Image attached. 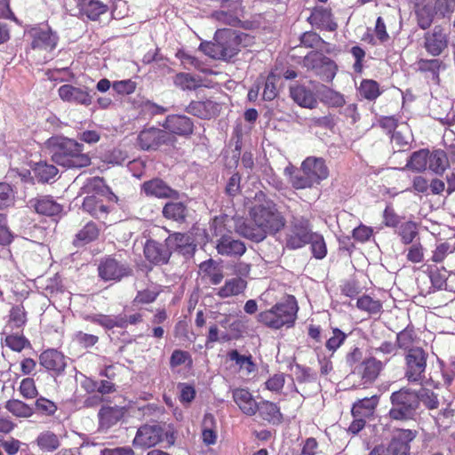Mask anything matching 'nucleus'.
<instances>
[{
    "instance_id": "obj_1",
    "label": "nucleus",
    "mask_w": 455,
    "mask_h": 455,
    "mask_svg": "<svg viewBox=\"0 0 455 455\" xmlns=\"http://www.w3.org/2000/svg\"><path fill=\"white\" fill-rule=\"evenodd\" d=\"M250 217L255 227L243 225L237 232L245 238L261 242L267 234H275L285 225V219L277 210L276 204L261 191L254 196V204L250 209Z\"/></svg>"
},
{
    "instance_id": "obj_2",
    "label": "nucleus",
    "mask_w": 455,
    "mask_h": 455,
    "mask_svg": "<svg viewBox=\"0 0 455 455\" xmlns=\"http://www.w3.org/2000/svg\"><path fill=\"white\" fill-rule=\"evenodd\" d=\"M214 40L215 42L201 43L199 50L212 59L228 60L236 55L242 47L248 46L251 38L244 33L219 29L215 33Z\"/></svg>"
},
{
    "instance_id": "obj_3",
    "label": "nucleus",
    "mask_w": 455,
    "mask_h": 455,
    "mask_svg": "<svg viewBox=\"0 0 455 455\" xmlns=\"http://www.w3.org/2000/svg\"><path fill=\"white\" fill-rule=\"evenodd\" d=\"M298 309L295 298L289 296L270 309L259 313L258 320L272 329H280L283 326L289 328L295 323Z\"/></svg>"
},
{
    "instance_id": "obj_4",
    "label": "nucleus",
    "mask_w": 455,
    "mask_h": 455,
    "mask_svg": "<svg viewBox=\"0 0 455 455\" xmlns=\"http://www.w3.org/2000/svg\"><path fill=\"white\" fill-rule=\"evenodd\" d=\"M391 402L393 406L389 415L392 419H411L419 407V395L409 388H402L392 394Z\"/></svg>"
},
{
    "instance_id": "obj_5",
    "label": "nucleus",
    "mask_w": 455,
    "mask_h": 455,
    "mask_svg": "<svg viewBox=\"0 0 455 455\" xmlns=\"http://www.w3.org/2000/svg\"><path fill=\"white\" fill-rule=\"evenodd\" d=\"M312 231L309 222L303 217H293L290 225L284 229L283 243L290 250H297L309 243Z\"/></svg>"
},
{
    "instance_id": "obj_6",
    "label": "nucleus",
    "mask_w": 455,
    "mask_h": 455,
    "mask_svg": "<svg viewBox=\"0 0 455 455\" xmlns=\"http://www.w3.org/2000/svg\"><path fill=\"white\" fill-rule=\"evenodd\" d=\"M45 147L52 155V161L66 167L74 154L83 151V145L74 140L63 137H52L45 142Z\"/></svg>"
},
{
    "instance_id": "obj_7",
    "label": "nucleus",
    "mask_w": 455,
    "mask_h": 455,
    "mask_svg": "<svg viewBox=\"0 0 455 455\" xmlns=\"http://www.w3.org/2000/svg\"><path fill=\"white\" fill-rule=\"evenodd\" d=\"M302 65L307 70H312L315 75L324 82H331L337 73L336 63L320 52H310L302 61Z\"/></svg>"
},
{
    "instance_id": "obj_8",
    "label": "nucleus",
    "mask_w": 455,
    "mask_h": 455,
    "mask_svg": "<svg viewBox=\"0 0 455 455\" xmlns=\"http://www.w3.org/2000/svg\"><path fill=\"white\" fill-rule=\"evenodd\" d=\"M427 353L422 347H416L405 355V377L410 382L420 383L425 379Z\"/></svg>"
},
{
    "instance_id": "obj_9",
    "label": "nucleus",
    "mask_w": 455,
    "mask_h": 455,
    "mask_svg": "<svg viewBox=\"0 0 455 455\" xmlns=\"http://www.w3.org/2000/svg\"><path fill=\"white\" fill-rule=\"evenodd\" d=\"M164 440V429L159 425H144L140 427L133 439V445L141 449L156 446Z\"/></svg>"
},
{
    "instance_id": "obj_10",
    "label": "nucleus",
    "mask_w": 455,
    "mask_h": 455,
    "mask_svg": "<svg viewBox=\"0 0 455 455\" xmlns=\"http://www.w3.org/2000/svg\"><path fill=\"white\" fill-rule=\"evenodd\" d=\"M33 50L52 52L57 46L59 37L50 28H35L30 31Z\"/></svg>"
},
{
    "instance_id": "obj_11",
    "label": "nucleus",
    "mask_w": 455,
    "mask_h": 455,
    "mask_svg": "<svg viewBox=\"0 0 455 455\" xmlns=\"http://www.w3.org/2000/svg\"><path fill=\"white\" fill-rule=\"evenodd\" d=\"M425 49L432 56H438L448 45V34L441 26H435L424 36Z\"/></svg>"
},
{
    "instance_id": "obj_12",
    "label": "nucleus",
    "mask_w": 455,
    "mask_h": 455,
    "mask_svg": "<svg viewBox=\"0 0 455 455\" xmlns=\"http://www.w3.org/2000/svg\"><path fill=\"white\" fill-rule=\"evenodd\" d=\"M99 275L105 281H119L131 274L130 267L115 259L108 258L102 261L99 267Z\"/></svg>"
},
{
    "instance_id": "obj_13",
    "label": "nucleus",
    "mask_w": 455,
    "mask_h": 455,
    "mask_svg": "<svg viewBox=\"0 0 455 455\" xmlns=\"http://www.w3.org/2000/svg\"><path fill=\"white\" fill-rule=\"evenodd\" d=\"M168 139L165 131L154 127L141 131L138 137L139 145L144 150L156 149L166 143Z\"/></svg>"
},
{
    "instance_id": "obj_14",
    "label": "nucleus",
    "mask_w": 455,
    "mask_h": 455,
    "mask_svg": "<svg viewBox=\"0 0 455 455\" xmlns=\"http://www.w3.org/2000/svg\"><path fill=\"white\" fill-rule=\"evenodd\" d=\"M302 172H307L315 184H319L329 175L328 168L323 158L307 157L301 164Z\"/></svg>"
},
{
    "instance_id": "obj_15",
    "label": "nucleus",
    "mask_w": 455,
    "mask_h": 455,
    "mask_svg": "<svg viewBox=\"0 0 455 455\" xmlns=\"http://www.w3.org/2000/svg\"><path fill=\"white\" fill-rule=\"evenodd\" d=\"M222 8L227 10L214 12L212 18L223 24L230 26H235L240 22V16L243 12L240 2L234 1L229 3L228 1V3H223Z\"/></svg>"
},
{
    "instance_id": "obj_16",
    "label": "nucleus",
    "mask_w": 455,
    "mask_h": 455,
    "mask_svg": "<svg viewBox=\"0 0 455 455\" xmlns=\"http://www.w3.org/2000/svg\"><path fill=\"white\" fill-rule=\"evenodd\" d=\"M60 98L67 102L89 106L92 103V96L85 90L75 87L71 84H63L59 90Z\"/></svg>"
},
{
    "instance_id": "obj_17",
    "label": "nucleus",
    "mask_w": 455,
    "mask_h": 455,
    "mask_svg": "<svg viewBox=\"0 0 455 455\" xmlns=\"http://www.w3.org/2000/svg\"><path fill=\"white\" fill-rule=\"evenodd\" d=\"M416 437V433L410 429L400 430L391 441L387 451L390 455H409L410 443Z\"/></svg>"
},
{
    "instance_id": "obj_18",
    "label": "nucleus",
    "mask_w": 455,
    "mask_h": 455,
    "mask_svg": "<svg viewBox=\"0 0 455 455\" xmlns=\"http://www.w3.org/2000/svg\"><path fill=\"white\" fill-rule=\"evenodd\" d=\"M142 191L146 196L156 198H175L178 196L177 191L160 179L145 181L142 184Z\"/></svg>"
},
{
    "instance_id": "obj_19",
    "label": "nucleus",
    "mask_w": 455,
    "mask_h": 455,
    "mask_svg": "<svg viewBox=\"0 0 455 455\" xmlns=\"http://www.w3.org/2000/svg\"><path fill=\"white\" fill-rule=\"evenodd\" d=\"M187 111L202 119H210L216 116L220 111V106L218 102L206 100L192 101L187 108Z\"/></svg>"
},
{
    "instance_id": "obj_20",
    "label": "nucleus",
    "mask_w": 455,
    "mask_h": 455,
    "mask_svg": "<svg viewBox=\"0 0 455 455\" xmlns=\"http://www.w3.org/2000/svg\"><path fill=\"white\" fill-rule=\"evenodd\" d=\"M232 396L235 404L245 415L253 416L258 411V403L248 389L235 388L232 390Z\"/></svg>"
},
{
    "instance_id": "obj_21",
    "label": "nucleus",
    "mask_w": 455,
    "mask_h": 455,
    "mask_svg": "<svg viewBox=\"0 0 455 455\" xmlns=\"http://www.w3.org/2000/svg\"><path fill=\"white\" fill-rule=\"evenodd\" d=\"M39 360L43 367L57 374L64 371L67 365L65 356L56 349L44 351L40 355Z\"/></svg>"
},
{
    "instance_id": "obj_22",
    "label": "nucleus",
    "mask_w": 455,
    "mask_h": 455,
    "mask_svg": "<svg viewBox=\"0 0 455 455\" xmlns=\"http://www.w3.org/2000/svg\"><path fill=\"white\" fill-rule=\"evenodd\" d=\"M146 259L154 264L166 263L171 256V251L165 244L148 240L144 246Z\"/></svg>"
},
{
    "instance_id": "obj_23",
    "label": "nucleus",
    "mask_w": 455,
    "mask_h": 455,
    "mask_svg": "<svg viewBox=\"0 0 455 455\" xmlns=\"http://www.w3.org/2000/svg\"><path fill=\"white\" fill-rule=\"evenodd\" d=\"M164 127L174 134L187 136L193 132L194 125L186 116L172 115L167 116Z\"/></svg>"
},
{
    "instance_id": "obj_24",
    "label": "nucleus",
    "mask_w": 455,
    "mask_h": 455,
    "mask_svg": "<svg viewBox=\"0 0 455 455\" xmlns=\"http://www.w3.org/2000/svg\"><path fill=\"white\" fill-rule=\"evenodd\" d=\"M290 94L292 100L303 108H314L317 105L315 93L304 85L296 84L291 86Z\"/></svg>"
},
{
    "instance_id": "obj_25",
    "label": "nucleus",
    "mask_w": 455,
    "mask_h": 455,
    "mask_svg": "<svg viewBox=\"0 0 455 455\" xmlns=\"http://www.w3.org/2000/svg\"><path fill=\"white\" fill-rule=\"evenodd\" d=\"M217 251L221 255L242 256L245 252L246 247L243 242L224 235L217 244Z\"/></svg>"
},
{
    "instance_id": "obj_26",
    "label": "nucleus",
    "mask_w": 455,
    "mask_h": 455,
    "mask_svg": "<svg viewBox=\"0 0 455 455\" xmlns=\"http://www.w3.org/2000/svg\"><path fill=\"white\" fill-rule=\"evenodd\" d=\"M247 283L241 277H233L225 281L224 285L215 289V294L221 299L237 296L243 293Z\"/></svg>"
},
{
    "instance_id": "obj_27",
    "label": "nucleus",
    "mask_w": 455,
    "mask_h": 455,
    "mask_svg": "<svg viewBox=\"0 0 455 455\" xmlns=\"http://www.w3.org/2000/svg\"><path fill=\"white\" fill-rule=\"evenodd\" d=\"M83 210L97 219H104L108 213V207L102 198L97 196H87L83 202Z\"/></svg>"
},
{
    "instance_id": "obj_28",
    "label": "nucleus",
    "mask_w": 455,
    "mask_h": 455,
    "mask_svg": "<svg viewBox=\"0 0 455 455\" xmlns=\"http://www.w3.org/2000/svg\"><path fill=\"white\" fill-rule=\"evenodd\" d=\"M30 204L37 213L47 216L58 215L62 210L61 205L50 196H41L31 200Z\"/></svg>"
},
{
    "instance_id": "obj_29",
    "label": "nucleus",
    "mask_w": 455,
    "mask_h": 455,
    "mask_svg": "<svg viewBox=\"0 0 455 455\" xmlns=\"http://www.w3.org/2000/svg\"><path fill=\"white\" fill-rule=\"evenodd\" d=\"M80 13L91 20L98 19L107 11V6L98 0H77Z\"/></svg>"
},
{
    "instance_id": "obj_30",
    "label": "nucleus",
    "mask_w": 455,
    "mask_h": 455,
    "mask_svg": "<svg viewBox=\"0 0 455 455\" xmlns=\"http://www.w3.org/2000/svg\"><path fill=\"white\" fill-rule=\"evenodd\" d=\"M442 62L439 60H420L418 62V69L426 74L428 82L435 84H439V72Z\"/></svg>"
},
{
    "instance_id": "obj_31",
    "label": "nucleus",
    "mask_w": 455,
    "mask_h": 455,
    "mask_svg": "<svg viewBox=\"0 0 455 455\" xmlns=\"http://www.w3.org/2000/svg\"><path fill=\"white\" fill-rule=\"evenodd\" d=\"M124 416V408L118 406L102 407L99 411L100 423L102 427H109L117 423Z\"/></svg>"
},
{
    "instance_id": "obj_32",
    "label": "nucleus",
    "mask_w": 455,
    "mask_h": 455,
    "mask_svg": "<svg viewBox=\"0 0 455 455\" xmlns=\"http://www.w3.org/2000/svg\"><path fill=\"white\" fill-rule=\"evenodd\" d=\"M449 166V160L444 151L428 152L427 168L436 174H442Z\"/></svg>"
},
{
    "instance_id": "obj_33",
    "label": "nucleus",
    "mask_w": 455,
    "mask_h": 455,
    "mask_svg": "<svg viewBox=\"0 0 455 455\" xmlns=\"http://www.w3.org/2000/svg\"><path fill=\"white\" fill-rule=\"evenodd\" d=\"M100 228L94 222H88L76 235L74 244L82 246L87 244L98 238Z\"/></svg>"
},
{
    "instance_id": "obj_34",
    "label": "nucleus",
    "mask_w": 455,
    "mask_h": 455,
    "mask_svg": "<svg viewBox=\"0 0 455 455\" xmlns=\"http://www.w3.org/2000/svg\"><path fill=\"white\" fill-rule=\"evenodd\" d=\"M229 358L239 366L240 371L246 377H250L257 371V366L251 361V356L242 355L236 350H233L229 353Z\"/></svg>"
},
{
    "instance_id": "obj_35",
    "label": "nucleus",
    "mask_w": 455,
    "mask_h": 455,
    "mask_svg": "<svg viewBox=\"0 0 455 455\" xmlns=\"http://www.w3.org/2000/svg\"><path fill=\"white\" fill-rule=\"evenodd\" d=\"M377 403L378 398L376 395L361 399L353 405L352 414L354 417H369L372 414Z\"/></svg>"
},
{
    "instance_id": "obj_36",
    "label": "nucleus",
    "mask_w": 455,
    "mask_h": 455,
    "mask_svg": "<svg viewBox=\"0 0 455 455\" xmlns=\"http://www.w3.org/2000/svg\"><path fill=\"white\" fill-rule=\"evenodd\" d=\"M92 321L106 329H112L114 327L126 328L127 319L125 315H98L92 318Z\"/></svg>"
},
{
    "instance_id": "obj_37",
    "label": "nucleus",
    "mask_w": 455,
    "mask_h": 455,
    "mask_svg": "<svg viewBox=\"0 0 455 455\" xmlns=\"http://www.w3.org/2000/svg\"><path fill=\"white\" fill-rule=\"evenodd\" d=\"M319 94L321 96V100L329 107L339 108L346 102L343 94L324 85L321 86Z\"/></svg>"
},
{
    "instance_id": "obj_38",
    "label": "nucleus",
    "mask_w": 455,
    "mask_h": 455,
    "mask_svg": "<svg viewBox=\"0 0 455 455\" xmlns=\"http://www.w3.org/2000/svg\"><path fill=\"white\" fill-rule=\"evenodd\" d=\"M187 212L186 205L180 202L167 203L163 209L164 216L175 221H183L187 216Z\"/></svg>"
},
{
    "instance_id": "obj_39",
    "label": "nucleus",
    "mask_w": 455,
    "mask_h": 455,
    "mask_svg": "<svg viewBox=\"0 0 455 455\" xmlns=\"http://www.w3.org/2000/svg\"><path fill=\"white\" fill-rule=\"evenodd\" d=\"M174 84L180 89L196 90L203 85L202 79L188 73H179L174 76Z\"/></svg>"
},
{
    "instance_id": "obj_40",
    "label": "nucleus",
    "mask_w": 455,
    "mask_h": 455,
    "mask_svg": "<svg viewBox=\"0 0 455 455\" xmlns=\"http://www.w3.org/2000/svg\"><path fill=\"white\" fill-rule=\"evenodd\" d=\"M362 368L363 379H364L365 381H372L379 374L383 368V363L381 361H379L374 357H371L363 361Z\"/></svg>"
},
{
    "instance_id": "obj_41",
    "label": "nucleus",
    "mask_w": 455,
    "mask_h": 455,
    "mask_svg": "<svg viewBox=\"0 0 455 455\" xmlns=\"http://www.w3.org/2000/svg\"><path fill=\"white\" fill-rule=\"evenodd\" d=\"M214 425V416L211 413H206L204 416L202 430V439L206 445H212L216 443L217 434L213 429Z\"/></svg>"
},
{
    "instance_id": "obj_42",
    "label": "nucleus",
    "mask_w": 455,
    "mask_h": 455,
    "mask_svg": "<svg viewBox=\"0 0 455 455\" xmlns=\"http://www.w3.org/2000/svg\"><path fill=\"white\" fill-rule=\"evenodd\" d=\"M5 408L14 416L19 418H29L34 414V409L20 400H10Z\"/></svg>"
},
{
    "instance_id": "obj_43",
    "label": "nucleus",
    "mask_w": 455,
    "mask_h": 455,
    "mask_svg": "<svg viewBox=\"0 0 455 455\" xmlns=\"http://www.w3.org/2000/svg\"><path fill=\"white\" fill-rule=\"evenodd\" d=\"M292 372L298 383L313 384L317 389L316 374L310 368L296 364L292 368Z\"/></svg>"
},
{
    "instance_id": "obj_44",
    "label": "nucleus",
    "mask_w": 455,
    "mask_h": 455,
    "mask_svg": "<svg viewBox=\"0 0 455 455\" xmlns=\"http://www.w3.org/2000/svg\"><path fill=\"white\" fill-rule=\"evenodd\" d=\"M36 443L40 449L47 451H52L59 448L60 440L54 433L51 431H44L40 433L37 436Z\"/></svg>"
},
{
    "instance_id": "obj_45",
    "label": "nucleus",
    "mask_w": 455,
    "mask_h": 455,
    "mask_svg": "<svg viewBox=\"0 0 455 455\" xmlns=\"http://www.w3.org/2000/svg\"><path fill=\"white\" fill-rule=\"evenodd\" d=\"M33 171L38 181L44 183L51 181L58 173V169L55 166L46 163L36 164Z\"/></svg>"
},
{
    "instance_id": "obj_46",
    "label": "nucleus",
    "mask_w": 455,
    "mask_h": 455,
    "mask_svg": "<svg viewBox=\"0 0 455 455\" xmlns=\"http://www.w3.org/2000/svg\"><path fill=\"white\" fill-rule=\"evenodd\" d=\"M258 411L263 419L267 421L279 420L281 413L277 405L269 401L258 403Z\"/></svg>"
},
{
    "instance_id": "obj_47",
    "label": "nucleus",
    "mask_w": 455,
    "mask_h": 455,
    "mask_svg": "<svg viewBox=\"0 0 455 455\" xmlns=\"http://www.w3.org/2000/svg\"><path fill=\"white\" fill-rule=\"evenodd\" d=\"M309 20L312 24L326 26L331 30L334 29L335 25L333 27L331 25V13L326 8H323V7L315 8L309 17Z\"/></svg>"
},
{
    "instance_id": "obj_48",
    "label": "nucleus",
    "mask_w": 455,
    "mask_h": 455,
    "mask_svg": "<svg viewBox=\"0 0 455 455\" xmlns=\"http://www.w3.org/2000/svg\"><path fill=\"white\" fill-rule=\"evenodd\" d=\"M397 233L403 243L409 244L418 235L417 223L411 220L403 222L398 227Z\"/></svg>"
},
{
    "instance_id": "obj_49",
    "label": "nucleus",
    "mask_w": 455,
    "mask_h": 455,
    "mask_svg": "<svg viewBox=\"0 0 455 455\" xmlns=\"http://www.w3.org/2000/svg\"><path fill=\"white\" fill-rule=\"evenodd\" d=\"M359 93L362 97L373 100L380 95L379 84L371 79H364L361 82Z\"/></svg>"
},
{
    "instance_id": "obj_50",
    "label": "nucleus",
    "mask_w": 455,
    "mask_h": 455,
    "mask_svg": "<svg viewBox=\"0 0 455 455\" xmlns=\"http://www.w3.org/2000/svg\"><path fill=\"white\" fill-rule=\"evenodd\" d=\"M427 163L428 150L421 149L411 155L407 167L416 172H422L427 168Z\"/></svg>"
},
{
    "instance_id": "obj_51",
    "label": "nucleus",
    "mask_w": 455,
    "mask_h": 455,
    "mask_svg": "<svg viewBox=\"0 0 455 455\" xmlns=\"http://www.w3.org/2000/svg\"><path fill=\"white\" fill-rule=\"evenodd\" d=\"M356 306L359 309L366 311L371 315L378 314L382 309V304L380 301L373 299L368 295L360 297L356 301Z\"/></svg>"
},
{
    "instance_id": "obj_52",
    "label": "nucleus",
    "mask_w": 455,
    "mask_h": 455,
    "mask_svg": "<svg viewBox=\"0 0 455 455\" xmlns=\"http://www.w3.org/2000/svg\"><path fill=\"white\" fill-rule=\"evenodd\" d=\"M415 339L414 331L406 328L396 335V343L401 349L409 352L416 347H414Z\"/></svg>"
},
{
    "instance_id": "obj_53",
    "label": "nucleus",
    "mask_w": 455,
    "mask_h": 455,
    "mask_svg": "<svg viewBox=\"0 0 455 455\" xmlns=\"http://www.w3.org/2000/svg\"><path fill=\"white\" fill-rule=\"evenodd\" d=\"M411 140V133L406 124H402L391 136V141L400 149L408 146Z\"/></svg>"
},
{
    "instance_id": "obj_54",
    "label": "nucleus",
    "mask_w": 455,
    "mask_h": 455,
    "mask_svg": "<svg viewBox=\"0 0 455 455\" xmlns=\"http://www.w3.org/2000/svg\"><path fill=\"white\" fill-rule=\"evenodd\" d=\"M309 243L315 258L322 259L326 256L327 249L323 237L316 233H312Z\"/></svg>"
},
{
    "instance_id": "obj_55",
    "label": "nucleus",
    "mask_w": 455,
    "mask_h": 455,
    "mask_svg": "<svg viewBox=\"0 0 455 455\" xmlns=\"http://www.w3.org/2000/svg\"><path fill=\"white\" fill-rule=\"evenodd\" d=\"M455 250L454 244L449 242H443L436 244L433 251L432 260L434 262H442L449 254Z\"/></svg>"
},
{
    "instance_id": "obj_56",
    "label": "nucleus",
    "mask_w": 455,
    "mask_h": 455,
    "mask_svg": "<svg viewBox=\"0 0 455 455\" xmlns=\"http://www.w3.org/2000/svg\"><path fill=\"white\" fill-rule=\"evenodd\" d=\"M291 183L295 189L308 188L315 185L307 172L302 171L297 172L291 177Z\"/></svg>"
},
{
    "instance_id": "obj_57",
    "label": "nucleus",
    "mask_w": 455,
    "mask_h": 455,
    "mask_svg": "<svg viewBox=\"0 0 455 455\" xmlns=\"http://www.w3.org/2000/svg\"><path fill=\"white\" fill-rule=\"evenodd\" d=\"M448 272L443 269H432L430 271V280L434 287L437 289H447Z\"/></svg>"
},
{
    "instance_id": "obj_58",
    "label": "nucleus",
    "mask_w": 455,
    "mask_h": 455,
    "mask_svg": "<svg viewBox=\"0 0 455 455\" xmlns=\"http://www.w3.org/2000/svg\"><path fill=\"white\" fill-rule=\"evenodd\" d=\"M419 403L422 402L428 409L433 410L438 407L437 395L431 390L421 388L419 392Z\"/></svg>"
},
{
    "instance_id": "obj_59",
    "label": "nucleus",
    "mask_w": 455,
    "mask_h": 455,
    "mask_svg": "<svg viewBox=\"0 0 455 455\" xmlns=\"http://www.w3.org/2000/svg\"><path fill=\"white\" fill-rule=\"evenodd\" d=\"M347 335L339 329L335 328L332 330V336L330 337L325 344L329 351L334 353L345 341Z\"/></svg>"
},
{
    "instance_id": "obj_60",
    "label": "nucleus",
    "mask_w": 455,
    "mask_h": 455,
    "mask_svg": "<svg viewBox=\"0 0 455 455\" xmlns=\"http://www.w3.org/2000/svg\"><path fill=\"white\" fill-rule=\"evenodd\" d=\"M455 10V0H435L434 12L442 18L450 15Z\"/></svg>"
},
{
    "instance_id": "obj_61",
    "label": "nucleus",
    "mask_w": 455,
    "mask_h": 455,
    "mask_svg": "<svg viewBox=\"0 0 455 455\" xmlns=\"http://www.w3.org/2000/svg\"><path fill=\"white\" fill-rule=\"evenodd\" d=\"M14 195L12 188L7 183H0V209L12 204Z\"/></svg>"
},
{
    "instance_id": "obj_62",
    "label": "nucleus",
    "mask_w": 455,
    "mask_h": 455,
    "mask_svg": "<svg viewBox=\"0 0 455 455\" xmlns=\"http://www.w3.org/2000/svg\"><path fill=\"white\" fill-rule=\"evenodd\" d=\"M128 159L126 151L121 148H114L104 156V161L112 164H122Z\"/></svg>"
},
{
    "instance_id": "obj_63",
    "label": "nucleus",
    "mask_w": 455,
    "mask_h": 455,
    "mask_svg": "<svg viewBox=\"0 0 455 455\" xmlns=\"http://www.w3.org/2000/svg\"><path fill=\"white\" fill-rule=\"evenodd\" d=\"M276 76L273 73H271L265 82V86L263 90V99L266 100H272L277 95V89L275 86Z\"/></svg>"
},
{
    "instance_id": "obj_64",
    "label": "nucleus",
    "mask_w": 455,
    "mask_h": 455,
    "mask_svg": "<svg viewBox=\"0 0 455 455\" xmlns=\"http://www.w3.org/2000/svg\"><path fill=\"white\" fill-rule=\"evenodd\" d=\"M20 394L27 399H32L37 395V390L33 379H24L20 386Z\"/></svg>"
}]
</instances>
